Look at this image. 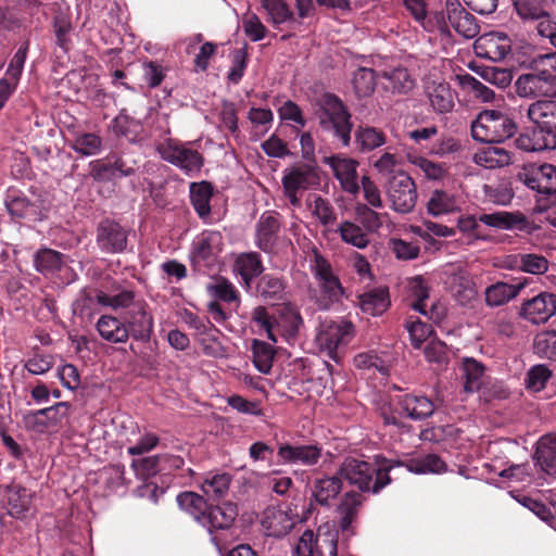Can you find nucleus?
Instances as JSON below:
<instances>
[{
    "mask_svg": "<svg viewBox=\"0 0 556 556\" xmlns=\"http://www.w3.org/2000/svg\"><path fill=\"white\" fill-rule=\"evenodd\" d=\"M477 73L485 81L493 84L500 88H505L509 86L513 79L511 71L495 66L479 67Z\"/></svg>",
    "mask_w": 556,
    "mask_h": 556,
    "instance_id": "nucleus-56",
    "label": "nucleus"
},
{
    "mask_svg": "<svg viewBox=\"0 0 556 556\" xmlns=\"http://www.w3.org/2000/svg\"><path fill=\"white\" fill-rule=\"evenodd\" d=\"M11 216L16 218L40 219L39 206L25 197H12L5 202Z\"/></svg>",
    "mask_w": 556,
    "mask_h": 556,
    "instance_id": "nucleus-39",
    "label": "nucleus"
},
{
    "mask_svg": "<svg viewBox=\"0 0 556 556\" xmlns=\"http://www.w3.org/2000/svg\"><path fill=\"white\" fill-rule=\"evenodd\" d=\"M277 215L276 212H266L256 225V244L264 252L271 251L275 245L276 236L280 229Z\"/></svg>",
    "mask_w": 556,
    "mask_h": 556,
    "instance_id": "nucleus-20",
    "label": "nucleus"
},
{
    "mask_svg": "<svg viewBox=\"0 0 556 556\" xmlns=\"http://www.w3.org/2000/svg\"><path fill=\"white\" fill-rule=\"evenodd\" d=\"M97 243L108 253H118L127 247V232L116 222L104 219L97 228Z\"/></svg>",
    "mask_w": 556,
    "mask_h": 556,
    "instance_id": "nucleus-14",
    "label": "nucleus"
},
{
    "mask_svg": "<svg viewBox=\"0 0 556 556\" xmlns=\"http://www.w3.org/2000/svg\"><path fill=\"white\" fill-rule=\"evenodd\" d=\"M235 268L247 287H250L253 278L260 276L264 269L261 257L255 252L240 254L236 260Z\"/></svg>",
    "mask_w": 556,
    "mask_h": 556,
    "instance_id": "nucleus-33",
    "label": "nucleus"
},
{
    "mask_svg": "<svg viewBox=\"0 0 556 556\" xmlns=\"http://www.w3.org/2000/svg\"><path fill=\"white\" fill-rule=\"evenodd\" d=\"M464 371V390L467 393L477 392L482 386V377L484 367L481 363L473 358H466L463 364Z\"/></svg>",
    "mask_w": 556,
    "mask_h": 556,
    "instance_id": "nucleus-45",
    "label": "nucleus"
},
{
    "mask_svg": "<svg viewBox=\"0 0 556 556\" xmlns=\"http://www.w3.org/2000/svg\"><path fill=\"white\" fill-rule=\"evenodd\" d=\"M285 282L281 278L267 274L257 282V293L267 301H279L283 298Z\"/></svg>",
    "mask_w": 556,
    "mask_h": 556,
    "instance_id": "nucleus-42",
    "label": "nucleus"
},
{
    "mask_svg": "<svg viewBox=\"0 0 556 556\" xmlns=\"http://www.w3.org/2000/svg\"><path fill=\"white\" fill-rule=\"evenodd\" d=\"M319 176L311 164H300L290 168L282 178V186L292 190L308 189L318 185Z\"/></svg>",
    "mask_w": 556,
    "mask_h": 556,
    "instance_id": "nucleus-19",
    "label": "nucleus"
},
{
    "mask_svg": "<svg viewBox=\"0 0 556 556\" xmlns=\"http://www.w3.org/2000/svg\"><path fill=\"white\" fill-rule=\"evenodd\" d=\"M242 24L245 35L252 41H260L267 34V28L261 22L260 17L254 13L247 15Z\"/></svg>",
    "mask_w": 556,
    "mask_h": 556,
    "instance_id": "nucleus-62",
    "label": "nucleus"
},
{
    "mask_svg": "<svg viewBox=\"0 0 556 556\" xmlns=\"http://www.w3.org/2000/svg\"><path fill=\"white\" fill-rule=\"evenodd\" d=\"M456 79L463 89L471 91L476 98L483 102H490L495 97L493 90L470 74L456 75Z\"/></svg>",
    "mask_w": 556,
    "mask_h": 556,
    "instance_id": "nucleus-51",
    "label": "nucleus"
},
{
    "mask_svg": "<svg viewBox=\"0 0 556 556\" xmlns=\"http://www.w3.org/2000/svg\"><path fill=\"white\" fill-rule=\"evenodd\" d=\"M314 548L318 556H337L338 555V533L323 528L314 534Z\"/></svg>",
    "mask_w": 556,
    "mask_h": 556,
    "instance_id": "nucleus-49",
    "label": "nucleus"
},
{
    "mask_svg": "<svg viewBox=\"0 0 556 556\" xmlns=\"http://www.w3.org/2000/svg\"><path fill=\"white\" fill-rule=\"evenodd\" d=\"M354 325L350 320L325 321L320 326L316 341L321 352L334 361L340 363V349L348 345L354 338Z\"/></svg>",
    "mask_w": 556,
    "mask_h": 556,
    "instance_id": "nucleus-5",
    "label": "nucleus"
},
{
    "mask_svg": "<svg viewBox=\"0 0 556 556\" xmlns=\"http://www.w3.org/2000/svg\"><path fill=\"white\" fill-rule=\"evenodd\" d=\"M427 208L429 214L440 216L442 214L455 212L458 206L453 194L443 190H434L427 203Z\"/></svg>",
    "mask_w": 556,
    "mask_h": 556,
    "instance_id": "nucleus-41",
    "label": "nucleus"
},
{
    "mask_svg": "<svg viewBox=\"0 0 556 556\" xmlns=\"http://www.w3.org/2000/svg\"><path fill=\"white\" fill-rule=\"evenodd\" d=\"M37 271L48 276L60 271L64 264V255L55 250L42 248L34 256Z\"/></svg>",
    "mask_w": 556,
    "mask_h": 556,
    "instance_id": "nucleus-34",
    "label": "nucleus"
},
{
    "mask_svg": "<svg viewBox=\"0 0 556 556\" xmlns=\"http://www.w3.org/2000/svg\"><path fill=\"white\" fill-rule=\"evenodd\" d=\"M451 280L455 296L462 304L469 303L477 296L476 283L466 270L458 268L452 274Z\"/></svg>",
    "mask_w": 556,
    "mask_h": 556,
    "instance_id": "nucleus-35",
    "label": "nucleus"
},
{
    "mask_svg": "<svg viewBox=\"0 0 556 556\" xmlns=\"http://www.w3.org/2000/svg\"><path fill=\"white\" fill-rule=\"evenodd\" d=\"M97 330L102 339L111 343H125L129 338L126 324L110 315H103L99 318Z\"/></svg>",
    "mask_w": 556,
    "mask_h": 556,
    "instance_id": "nucleus-24",
    "label": "nucleus"
},
{
    "mask_svg": "<svg viewBox=\"0 0 556 556\" xmlns=\"http://www.w3.org/2000/svg\"><path fill=\"white\" fill-rule=\"evenodd\" d=\"M313 214L325 226L333 224L336 222L333 207L327 200L323 199L321 197H317L315 199Z\"/></svg>",
    "mask_w": 556,
    "mask_h": 556,
    "instance_id": "nucleus-63",
    "label": "nucleus"
},
{
    "mask_svg": "<svg viewBox=\"0 0 556 556\" xmlns=\"http://www.w3.org/2000/svg\"><path fill=\"white\" fill-rule=\"evenodd\" d=\"M325 164H328L333 170L334 177L340 181L341 187L349 193H357L359 186L357 184V172L358 162L343 157L341 155L325 156L323 159Z\"/></svg>",
    "mask_w": 556,
    "mask_h": 556,
    "instance_id": "nucleus-13",
    "label": "nucleus"
},
{
    "mask_svg": "<svg viewBox=\"0 0 556 556\" xmlns=\"http://www.w3.org/2000/svg\"><path fill=\"white\" fill-rule=\"evenodd\" d=\"M528 117L556 149V101L538 100L528 108Z\"/></svg>",
    "mask_w": 556,
    "mask_h": 556,
    "instance_id": "nucleus-10",
    "label": "nucleus"
},
{
    "mask_svg": "<svg viewBox=\"0 0 556 556\" xmlns=\"http://www.w3.org/2000/svg\"><path fill=\"white\" fill-rule=\"evenodd\" d=\"M339 232L345 243L352 244L358 249H364L369 243L362 228L351 222H343L339 227Z\"/></svg>",
    "mask_w": 556,
    "mask_h": 556,
    "instance_id": "nucleus-54",
    "label": "nucleus"
},
{
    "mask_svg": "<svg viewBox=\"0 0 556 556\" xmlns=\"http://www.w3.org/2000/svg\"><path fill=\"white\" fill-rule=\"evenodd\" d=\"M216 238L217 233H210L194 242L192 251V261L194 263H204L208 266L214 262L213 242Z\"/></svg>",
    "mask_w": 556,
    "mask_h": 556,
    "instance_id": "nucleus-53",
    "label": "nucleus"
},
{
    "mask_svg": "<svg viewBox=\"0 0 556 556\" xmlns=\"http://www.w3.org/2000/svg\"><path fill=\"white\" fill-rule=\"evenodd\" d=\"M131 466L137 471V473L142 477L154 476L159 471L166 469V467L162 464V455L135 459L132 460Z\"/></svg>",
    "mask_w": 556,
    "mask_h": 556,
    "instance_id": "nucleus-59",
    "label": "nucleus"
},
{
    "mask_svg": "<svg viewBox=\"0 0 556 556\" xmlns=\"http://www.w3.org/2000/svg\"><path fill=\"white\" fill-rule=\"evenodd\" d=\"M551 377L549 369L544 365L533 366L528 371L527 388L535 392L544 389L545 383Z\"/></svg>",
    "mask_w": 556,
    "mask_h": 556,
    "instance_id": "nucleus-61",
    "label": "nucleus"
},
{
    "mask_svg": "<svg viewBox=\"0 0 556 556\" xmlns=\"http://www.w3.org/2000/svg\"><path fill=\"white\" fill-rule=\"evenodd\" d=\"M213 197V187L207 181L192 182L190 185V200L200 217L211 213L210 201Z\"/></svg>",
    "mask_w": 556,
    "mask_h": 556,
    "instance_id": "nucleus-36",
    "label": "nucleus"
},
{
    "mask_svg": "<svg viewBox=\"0 0 556 556\" xmlns=\"http://www.w3.org/2000/svg\"><path fill=\"white\" fill-rule=\"evenodd\" d=\"M319 124L325 130L333 131L344 147L351 141L353 124L351 114L341 99L333 93H325L320 100Z\"/></svg>",
    "mask_w": 556,
    "mask_h": 556,
    "instance_id": "nucleus-4",
    "label": "nucleus"
},
{
    "mask_svg": "<svg viewBox=\"0 0 556 556\" xmlns=\"http://www.w3.org/2000/svg\"><path fill=\"white\" fill-rule=\"evenodd\" d=\"M262 526L269 535L280 538L290 532L294 522L287 511L271 506L264 510Z\"/></svg>",
    "mask_w": 556,
    "mask_h": 556,
    "instance_id": "nucleus-22",
    "label": "nucleus"
},
{
    "mask_svg": "<svg viewBox=\"0 0 556 556\" xmlns=\"http://www.w3.org/2000/svg\"><path fill=\"white\" fill-rule=\"evenodd\" d=\"M529 73L520 75L516 83V93L522 98L556 97V52L533 58Z\"/></svg>",
    "mask_w": 556,
    "mask_h": 556,
    "instance_id": "nucleus-2",
    "label": "nucleus"
},
{
    "mask_svg": "<svg viewBox=\"0 0 556 556\" xmlns=\"http://www.w3.org/2000/svg\"><path fill=\"white\" fill-rule=\"evenodd\" d=\"M112 129L116 136H122L134 141L140 134L142 126L138 121L127 115L123 110L113 119Z\"/></svg>",
    "mask_w": 556,
    "mask_h": 556,
    "instance_id": "nucleus-48",
    "label": "nucleus"
},
{
    "mask_svg": "<svg viewBox=\"0 0 556 556\" xmlns=\"http://www.w3.org/2000/svg\"><path fill=\"white\" fill-rule=\"evenodd\" d=\"M129 337L134 340L148 342L153 332V317L146 311L144 305L138 303L137 309L132 308L127 313L125 321Z\"/></svg>",
    "mask_w": 556,
    "mask_h": 556,
    "instance_id": "nucleus-18",
    "label": "nucleus"
},
{
    "mask_svg": "<svg viewBox=\"0 0 556 556\" xmlns=\"http://www.w3.org/2000/svg\"><path fill=\"white\" fill-rule=\"evenodd\" d=\"M309 264L314 278L327 300L323 308H328L330 304L340 302L344 295V288L330 262L315 247L312 249Z\"/></svg>",
    "mask_w": 556,
    "mask_h": 556,
    "instance_id": "nucleus-6",
    "label": "nucleus"
},
{
    "mask_svg": "<svg viewBox=\"0 0 556 556\" xmlns=\"http://www.w3.org/2000/svg\"><path fill=\"white\" fill-rule=\"evenodd\" d=\"M404 465L408 471L415 473H440L446 470V464L437 454H428L422 458L410 459Z\"/></svg>",
    "mask_w": 556,
    "mask_h": 556,
    "instance_id": "nucleus-46",
    "label": "nucleus"
},
{
    "mask_svg": "<svg viewBox=\"0 0 556 556\" xmlns=\"http://www.w3.org/2000/svg\"><path fill=\"white\" fill-rule=\"evenodd\" d=\"M238 516L237 505L231 502H224L222 505L208 506L204 526L214 529H228L232 526Z\"/></svg>",
    "mask_w": 556,
    "mask_h": 556,
    "instance_id": "nucleus-25",
    "label": "nucleus"
},
{
    "mask_svg": "<svg viewBox=\"0 0 556 556\" xmlns=\"http://www.w3.org/2000/svg\"><path fill=\"white\" fill-rule=\"evenodd\" d=\"M534 459L544 472L556 475V435H545L540 439Z\"/></svg>",
    "mask_w": 556,
    "mask_h": 556,
    "instance_id": "nucleus-28",
    "label": "nucleus"
},
{
    "mask_svg": "<svg viewBox=\"0 0 556 556\" xmlns=\"http://www.w3.org/2000/svg\"><path fill=\"white\" fill-rule=\"evenodd\" d=\"M516 146L527 152L555 150L535 126L529 132L519 135L516 139Z\"/></svg>",
    "mask_w": 556,
    "mask_h": 556,
    "instance_id": "nucleus-44",
    "label": "nucleus"
},
{
    "mask_svg": "<svg viewBox=\"0 0 556 556\" xmlns=\"http://www.w3.org/2000/svg\"><path fill=\"white\" fill-rule=\"evenodd\" d=\"M513 4L518 16L525 22L540 24L551 14L545 10L543 0H514Z\"/></svg>",
    "mask_w": 556,
    "mask_h": 556,
    "instance_id": "nucleus-38",
    "label": "nucleus"
},
{
    "mask_svg": "<svg viewBox=\"0 0 556 556\" xmlns=\"http://www.w3.org/2000/svg\"><path fill=\"white\" fill-rule=\"evenodd\" d=\"M342 479L339 475L315 479L312 485V501L329 507L330 502L342 491Z\"/></svg>",
    "mask_w": 556,
    "mask_h": 556,
    "instance_id": "nucleus-21",
    "label": "nucleus"
},
{
    "mask_svg": "<svg viewBox=\"0 0 556 556\" xmlns=\"http://www.w3.org/2000/svg\"><path fill=\"white\" fill-rule=\"evenodd\" d=\"M556 313V294L542 292L527 300L520 308V316L533 324L547 321Z\"/></svg>",
    "mask_w": 556,
    "mask_h": 556,
    "instance_id": "nucleus-11",
    "label": "nucleus"
},
{
    "mask_svg": "<svg viewBox=\"0 0 556 556\" xmlns=\"http://www.w3.org/2000/svg\"><path fill=\"white\" fill-rule=\"evenodd\" d=\"M534 352L547 358H556V331H544L534 338Z\"/></svg>",
    "mask_w": 556,
    "mask_h": 556,
    "instance_id": "nucleus-58",
    "label": "nucleus"
},
{
    "mask_svg": "<svg viewBox=\"0 0 556 556\" xmlns=\"http://www.w3.org/2000/svg\"><path fill=\"white\" fill-rule=\"evenodd\" d=\"M477 165L486 168L504 167L511 163V153L504 148L489 146L473 155Z\"/></svg>",
    "mask_w": 556,
    "mask_h": 556,
    "instance_id": "nucleus-30",
    "label": "nucleus"
},
{
    "mask_svg": "<svg viewBox=\"0 0 556 556\" xmlns=\"http://www.w3.org/2000/svg\"><path fill=\"white\" fill-rule=\"evenodd\" d=\"M525 286L526 281L517 285H509L502 281L496 282L485 289V303L490 307L502 306L515 299Z\"/></svg>",
    "mask_w": 556,
    "mask_h": 556,
    "instance_id": "nucleus-26",
    "label": "nucleus"
},
{
    "mask_svg": "<svg viewBox=\"0 0 556 556\" xmlns=\"http://www.w3.org/2000/svg\"><path fill=\"white\" fill-rule=\"evenodd\" d=\"M384 188L395 212L406 214L414 210L418 198L417 189L414 180L406 173L399 170L387 177Z\"/></svg>",
    "mask_w": 556,
    "mask_h": 556,
    "instance_id": "nucleus-8",
    "label": "nucleus"
},
{
    "mask_svg": "<svg viewBox=\"0 0 556 556\" xmlns=\"http://www.w3.org/2000/svg\"><path fill=\"white\" fill-rule=\"evenodd\" d=\"M400 404L407 416L415 420L426 419L434 412L433 403L426 396L405 394Z\"/></svg>",
    "mask_w": 556,
    "mask_h": 556,
    "instance_id": "nucleus-31",
    "label": "nucleus"
},
{
    "mask_svg": "<svg viewBox=\"0 0 556 556\" xmlns=\"http://www.w3.org/2000/svg\"><path fill=\"white\" fill-rule=\"evenodd\" d=\"M382 78L388 81L387 89H391L393 93L406 94L415 87V79L404 67H396L392 71L382 72Z\"/></svg>",
    "mask_w": 556,
    "mask_h": 556,
    "instance_id": "nucleus-37",
    "label": "nucleus"
},
{
    "mask_svg": "<svg viewBox=\"0 0 556 556\" xmlns=\"http://www.w3.org/2000/svg\"><path fill=\"white\" fill-rule=\"evenodd\" d=\"M376 78V72L371 68L359 67L354 72L352 84L357 98H367L374 93Z\"/></svg>",
    "mask_w": 556,
    "mask_h": 556,
    "instance_id": "nucleus-40",
    "label": "nucleus"
},
{
    "mask_svg": "<svg viewBox=\"0 0 556 556\" xmlns=\"http://www.w3.org/2000/svg\"><path fill=\"white\" fill-rule=\"evenodd\" d=\"M101 147V138L92 132L83 134L76 137L72 143L73 150L85 156L98 153Z\"/></svg>",
    "mask_w": 556,
    "mask_h": 556,
    "instance_id": "nucleus-55",
    "label": "nucleus"
},
{
    "mask_svg": "<svg viewBox=\"0 0 556 556\" xmlns=\"http://www.w3.org/2000/svg\"><path fill=\"white\" fill-rule=\"evenodd\" d=\"M177 503L181 509L193 516L198 522L205 523L210 505L202 495L191 491L181 492L177 496Z\"/></svg>",
    "mask_w": 556,
    "mask_h": 556,
    "instance_id": "nucleus-32",
    "label": "nucleus"
},
{
    "mask_svg": "<svg viewBox=\"0 0 556 556\" xmlns=\"http://www.w3.org/2000/svg\"><path fill=\"white\" fill-rule=\"evenodd\" d=\"M261 2L274 24L296 23L293 12L283 0H261Z\"/></svg>",
    "mask_w": 556,
    "mask_h": 556,
    "instance_id": "nucleus-50",
    "label": "nucleus"
},
{
    "mask_svg": "<svg viewBox=\"0 0 556 556\" xmlns=\"http://www.w3.org/2000/svg\"><path fill=\"white\" fill-rule=\"evenodd\" d=\"M253 363L263 374H268L273 366L275 356L274 348L264 341L254 339L252 341Z\"/></svg>",
    "mask_w": 556,
    "mask_h": 556,
    "instance_id": "nucleus-47",
    "label": "nucleus"
},
{
    "mask_svg": "<svg viewBox=\"0 0 556 556\" xmlns=\"http://www.w3.org/2000/svg\"><path fill=\"white\" fill-rule=\"evenodd\" d=\"M425 93L431 109L438 114L448 113L455 105L453 90L446 81H428Z\"/></svg>",
    "mask_w": 556,
    "mask_h": 556,
    "instance_id": "nucleus-17",
    "label": "nucleus"
},
{
    "mask_svg": "<svg viewBox=\"0 0 556 556\" xmlns=\"http://www.w3.org/2000/svg\"><path fill=\"white\" fill-rule=\"evenodd\" d=\"M517 132V125L507 114L496 110H484L471 122V136L476 141L500 143Z\"/></svg>",
    "mask_w": 556,
    "mask_h": 556,
    "instance_id": "nucleus-3",
    "label": "nucleus"
},
{
    "mask_svg": "<svg viewBox=\"0 0 556 556\" xmlns=\"http://www.w3.org/2000/svg\"><path fill=\"white\" fill-rule=\"evenodd\" d=\"M355 142L361 150L370 151L384 143V136L372 127L359 126L355 132Z\"/></svg>",
    "mask_w": 556,
    "mask_h": 556,
    "instance_id": "nucleus-52",
    "label": "nucleus"
},
{
    "mask_svg": "<svg viewBox=\"0 0 556 556\" xmlns=\"http://www.w3.org/2000/svg\"><path fill=\"white\" fill-rule=\"evenodd\" d=\"M400 466H404V463L382 456H376L375 464L348 457L340 465L338 475L350 484L357 486L361 492L377 494L391 483L390 471Z\"/></svg>",
    "mask_w": 556,
    "mask_h": 556,
    "instance_id": "nucleus-1",
    "label": "nucleus"
},
{
    "mask_svg": "<svg viewBox=\"0 0 556 556\" xmlns=\"http://www.w3.org/2000/svg\"><path fill=\"white\" fill-rule=\"evenodd\" d=\"M538 35L546 40L551 46L556 48V21L549 14L548 17L542 20L540 24L535 25Z\"/></svg>",
    "mask_w": 556,
    "mask_h": 556,
    "instance_id": "nucleus-64",
    "label": "nucleus"
},
{
    "mask_svg": "<svg viewBox=\"0 0 556 556\" xmlns=\"http://www.w3.org/2000/svg\"><path fill=\"white\" fill-rule=\"evenodd\" d=\"M479 220L486 226L500 229L525 230L528 226L527 217L520 212H496L482 214Z\"/></svg>",
    "mask_w": 556,
    "mask_h": 556,
    "instance_id": "nucleus-23",
    "label": "nucleus"
},
{
    "mask_svg": "<svg viewBox=\"0 0 556 556\" xmlns=\"http://www.w3.org/2000/svg\"><path fill=\"white\" fill-rule=\"evenodd\" d=\"M364 500V496L356 491H349L341 497L336 513L338 515V527L344 535L351 536L355 533L353 523L358 518Z\"/></svg>",
    "mask_w": 556,
    "mask_h": 556,
    "instance_id": "nucleus-12",
    "label": "nucleus"
},
{
    "mask_svg": "<svg viewBox=\"0 0 556 556\" xmlns=\"http://www.w3.org/2000/svg\"><path fill=\"white\" fill-rule=\"evenodd\" d=\"M160 156L186 174L199 173L204 164L202 154L186 143L168 138L156 146Z\"/></svg>",
    "mask_w": 556,
    "mask_h": 556,
    "instance_id": "nucleus-7",
    "label": "nucleus"
},
{
    "mask_svg": "<svg viewBox=\"0 0 556 556\" xmlns=\"http://www.w3.org/2000/svg\"><path fill=\"white\" fill-rule=\"evenodd\" d=\"M358 305L364 313L371 316L383 314L390 306L389 290L376 288L358 296Z\"/></svg>",
    "mask_w": 556,
    "mask_h": 556,
    "instance_id": "nucleus-27",
    "label": "nucleus"
},
{
    "mask_svg": "<svg viewBox=\"0 0 556 556\" xmlns=\"http://www.w3.org/2000/svg\"><path fill=\"white\" fill-rule=\"evenodd\" d=\"M277 456L283 464L316 465L321 457V448L317 445L280 444Z\"/></svg>",
    "mask_w": 556,
    "mask_h": 556,
    "instance_id": "nucleus-15",
    "label": "nucleus"
},
{
    "mask_svg": "<svg viewBox=\"0 0 556 556\" xmlns=\"http://www.w3.org/2000/svg\"><path fill=\"white\" fill-rule=\"evenodd\" d=\"M8 513L14 518H22L31 504V493L20 484H11L5 491Z\"/></svg>",
    "mask_w": 556,
    "mask_h": 556,
    "instance_id": "nucleus-29",
    "label": "nucleus"
},
{
    "mask_svg": "<svg viewBox=\"0 0 556 556\" xmlns=\"http://www.w3.org/2000/svg\"><path fill=\"white\" fill-rule=\"evenodd\" d=\"M446 16L455 31L465 38L471 39L479 34L480 27L475 16L466 11L459 2H446Z\"/></svg>",
    "mask_w": 556,
    "mask_h": 556,
    "instance_id": "nucleus-16",
    "label": "nucleus"
},
{
    "mask_svg": "<svg viewBox=\"0 0 556 556\" xmlns=\"http://www.w3.org/2000/svg\"><path fill=\"white\" fill-rule=\"evenodd\" d=\"M519 502L546 523L552 525L554 522L556 516V504H552L555 509V511H553L544 502L530 496H522Z\"/></svg>",
    "mask_w": 556,
    "mask_h": 556,
    "instance_id": "nucleus-57",
    "label": "nucleus"
},
{
    "mask_svg": "<svg viewBox=\"0 0 556 556\" xmlns=\"http://www.w3.org/2000/svg\"><path fill=\"white\" fill-rule=\"evenodd\" d=\"M520 268L533 275H542L548 269V261L542 255L523 254L520 256Z\"/></svg>",
    "mask_w": 556,
    "mask_h": 556,
    "instance_id": "nucleus-60",
    "label": "nucleus"
},
{
    "mask_svg": "<svg viewBox=\"0 0 556 556\" xmlns=\"http://www.w3.org/2000/svg\"><path fill=\"white\" fill-rule=\"evenodd\" d=\"M230 482V475H215L211 479H205L201 485V489L210 500L219 501L228 494Z\"/></svg>",
    "mask_w": 556,
    "mask_h": 556,
    "instance_id": "nucleus-43",
    "label": "nucleus"
},
{
    "mask_svg": "<svg viewBox=\"0 0 556 556\" xmlns=\"http://www.w3.org/2000/svg\"><path fill=\"white\" fill-rule=\"evenodd\" d=\"M517 178L528 188L541 194L556 193V166L553 164H529L521 168Z\"/></svg>",
    "mask_w": 556,
    "mask_h": 556,
    "instance_id": "nucleus-9",
    "label": "nucleus"
}]
</instances>
